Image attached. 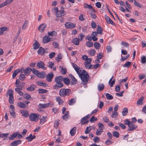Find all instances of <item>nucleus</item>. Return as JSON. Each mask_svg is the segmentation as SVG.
<instances>
[{
  "label": "nucleus",
  "instance_id": "1",
  "mask_svg": "<svg viewBox=\"0 0 146 146\" xmlns=\"http://www.w3.org/2000/svg\"><path fill=\"white\" fill-rule=\"evenodd\" d=\"M81 78L82 82L81 84L85 85H86L88 81L89 76L87 72L85 70H83L82 74L79 76Z\"/></svg>",
  "mask_w": 146,
  "mask_h": 146
},
{
  "label": "nucleus",
  "instance_id": "2",
  "mask_svg": "<svg viewBox=\"0 0 146 146\" xmlns=\"http://www.w3.org/2000/svg\"><path fill=\"white\" fill-rule=\"evenodd\" d=\"M52 11L55 12L56 15L57 17H61L65 15L64 13L65 11L63 9L59 11L58 8L56 7L52 9Z\"/></svg>",
  "mask_w": 146,
  "mask_h": 146
},
{
  "label": "nucleus",
  "instance_id": "3",
  "mask_svg": "<svg viewBox=\"0 0 146 146\" xmlns=\"http://www.w3.org/2000/svg\"><path fill=\"white\" fill-rule=\"evenodd\" d=\"M71 90L68 89L64 88L60 90L59 94L61 97H64L66 96H68L70 94Z\"/></svg>",
  "mask_w": 146,
  "mask_h": 146
},
{
  "label": "nucleus",
  "instance_id": "4",
  "mask_svg": "<svg viewBox=\"0 0 146 146\" xmlns=\"http://www.w3.org/2000/svg\"><path fill=\"white\" fill-rule=\"evenodd\" d=\"M39 115L34 113H31L29 116V118L30 120L33 121H36L38 120L39 118Z\"/></svg>",
  "mask_w": 146,
  "mask_h": 146
},
{
  "label": "nucleus",
  "instance_id": "5",
  "mask_svg": "<svg viewBox=\"0 0 146 146\" xmlns=\"http://www.w3.org/2000/svg\"><path fill=\"white\" fill-rule=\"evenodd\" d=\"M72 66L73 68L76 70L77 74L79 75V76L82 74L83 70H82L80 69V68L79 67L77 66L76 64L74 63L72 64Z\"/></svg>",
  "mask_w": 146,
  "mask_h": 146
},
{
  "label": "nucleus",
  "instance_id": "6",
  "mask_svg": "<svg viewBox=\"0 0 146 146\" xmlns=\"http://www.w3.org/2000/svg\"><path fill=\"white\" fill-rule=\"evenodd\" d=\"M53 104L50 102H49L46 104H40L39 105V107L41 108H47L49 106L52 107Z\"/></svg>",
  "mask_w": 146,
  "mask_h": 146
},
{
  "label": "nucleus",
  "instance_id": "7",
  "mask_svg": "<svg viewBox=\"0 0 146 146\" xmlns=\"http://www.w3.org/2000/svg\"><path fill=\"white\" fill-rule=\"evenodd\" d=\"M65 25L66 28L69 29L73 28L76 26V25L75 24L70 22L66 23Z\"/></svg>",
  "mask_w": 146,
  "mask_h": 146
},
{
  "label": "nucleus",
  "instance_id": "8",
  "mask_svg": "<svg viewBox=\"0 0 146 146\" xmlns=\"http://www.w3.org/2000/svg\"><path fill=\"white\" fill-rule=\"evenodd\" d=\"M46 26L47 25L45 24H42L39 26L38 30L40 32H42L45 30Z\"/></svg>",
  "mask_w": 146,
  "mask_h": 146
},
{
  "label": "nucleus",
  "instance_id": "9",
  "mask_svg": "<svg viewBox=\"0 0 146 146\" xmlns=\"http://www.w3.org/2000/svg\"><path fill=\"white\" fill-rule=\"evenodd\" d=\"M36 66L39 68H42L43 70H46V68L44 67V64L41 61L38 62L36 64Z\"/></svg>",
  "mask_w": 146,
  "mask_h": 146
},
{
  "label": "nucleus",
  "instance_id": "10",
  "mask_svg": "<svg viewBox=\"0 0 146 146\" xmlns=\"http://www.w3.org/2000/svg\"><path fill=\"white\" fill-rule=\"evenodd\" d=\"M105 20L106 21L107 23L108 24H111L112 25H115V23L112 21L110 18L108 16L106 15Z\"/></svg>",
  "mask_w": 146,
  "mask_h": 146
},
{
  "label": "nucleus",
  "instance_id": "11",
  "mask_svg": "<svg viewBox=\"0 0 146 146\" xmlns=\"http://www.w3.org/2000/svg\"><path fill=\"white\" fill-rule=\"evenodd\" d=\"M56 83V85L53 86L54 88L56 90H58V88L62 87L63 86V84L62 82Z\"/></svg>",
  "mask_w": 146,
  "mask_h": 146
},
{
  "label": "nucleus",
  "instance_id": "12",
  "mask_svg": "<svg viewBox=\"0 0 146 146\" xmlns=\"http://www.w3.org/2000/svg\"><path fill=\"white\" fill-rule=\"evenodd\" d=\"M51 41V38L48 36H45L43 37L42 42L44 43H46Z\"/></svg>",
  "mask_w": 146,
  "mask_h": 146
},
{
  "label": "nucleus",
  "instance_id": "13",
  "mask_svg": "<svg viewBox=\"0 0 146 146\" xmlns=\"http://www.w3.org/2000/svg\"><path fill=\"white\" fill-rule=\"evenodd\" d=\"M137 126L134 125L133 123H131L128 126V130L129 131H132L133 130L137 128Z\"/></svg>",
  "mask_w": 146,
  "mask_h": 146
},
{
  "label": "nucleus",
  "instance_id": "14",
  "mask_svg": "<svg viewBox=\"0 0 146 146\" xmlns=\"http://www.w3.org/2000/svg\"><path fill=\"white\" fill-rule=\"evenodd\" d=\"M69 76L71 78L72 82H71V85H74L77 84V80L72 74H69Z\"/></svg>",
  "mask_w": 146,
  "mask_h": 146
},
{
  "label": "nucleus",
  "instance_id": "15",
  "mask_svg": "<svg viewBox=\"0 0 146 146\" xmlns=\"http://www.w3.org/2000/svg\"><path fill=\"white\" fill-rule=\"evenodd\" d=\"M54 76V74L52 73L48 74L46 77V80L49 82H50L52 81V79L53 78Z\"/></svg>",
  "mask_w": 146,
  "mask_h": 146
},
{
  "label": "nucleus",
  "instance_id": "16",
  "mask_svg": "<svg viewBox=\"0 0 146 146\" xmlns=\"http://www.w3.org/2000/svg\"><path fill=\"white\" fill-rule=\"evenodd\" d=\"M79 38H75L73 39L72 42L76 45H78L79 44Z\"/></svg>",
  "mask_w": 146,
  "mask_h": 146
},
{
  "label": "nucleus",
  "instance_id": "17",
  "mask_svg": "<svg viewBox=\"0 0 146 146\" xmlns=\"http://www.w3.org/2000/svg\"><path fill=\"white\" fill-rule=\"evenodd\" d=\"M63 77L62 76H57L55 78V81L56 82H62L63 81Z\"/></svg>",
  "mask_w": 146,
  "mask_h": 146
},
{
  "label": "nucleus",
  "instance_id": "18",
  "mask_svg": "<svg viewBox=\"0 0 146 146\" xmlns=\"http://www.w3.org/2000/svg\"><path fill=\"white\" fill-rule=\"evenodd\" d=\"M32 69L29 67H27L25 70V74L27 76H28L32 71Z\"/></svg>",
  "mask_w": 146,
  "mask_h": 146
},
{
  "label": "nucleus",
  "instance_id": "19",
  "mask_svg": "<svg viewBox=\"0 0 146 146\" xmlns=\"http://www.w3.org/2000/svg\"><path fill=\"white\" fill-rule=\"evenodd\" d=\"M21 141L20 140L14 141L13 142L11 143V146H16L18 145L19 144L21 143Z\"/></svg>",
  "mask_w": 146,
  "mask_h": 146
},
{
  "label": "nucleus",
  "instance_id": "20",
  "mask_svg": "<svg viewBox=\"0 0 146 146\" xmlns=\"http://www.w3.org/2000/svg\"><path fill=\"white\" fill-rule=\"evenodd\" d=\"M21 112L24 117H27L29 116V112L27 110H23L21 111Z\"/></svg>",
  "mask_w": 146,
  "mask_h": 146
},
{
  "label": "nucleus",
  "instance_id": "21",
  "mask_svg": "<svg viewBox=\"0 0 146 146\" xmlns=\"http://www.w3.org/2000/svg\"><path fill=\"white\" fill-rule=\"evenodd\" d=\"M17 105L18 106L21 108H26L27 107L25 104L22 102H18L17 104Z\"/></svg>",
  "mask_w": 146,
  "mask_h": 146
},
{
  "label": "nucleus",
  "instance_id": "22",
  "mask_svg": "<svg viewBox=\"0 0 146 146\" xmlns=\"http://www.w3.org/2000/svg\"><path fill=\"white\" fill-rule=\"evenodd\" d=\"M36 137V136L35 135H34L33 136V135L32 134H31L29 135V136L27 137L26 138V139H28V141H32V140L35 139Z\"/></svg>",
  "mask_w": 146,
  "mask_h": 146
},
{
  "label": "nucleus",
  "instance_id": "23",
  "mask_svg": "<svg viewBox=\"0 0 146 146\" xmlns=\"http://www.w3.org/2000/svg\"><path fill=\"white\" fill-rule=\"evenodd\" d=\"M13 92L12 90L10 89H9L8 90L7 93V96L8 95H9V97L13 96Z\"/></svg>",
  "mask_w": 146,
  "mask_h": 146
},
{
  "label": "nucleus",
  "instance_id": "24",
  "mask_svg": "<svg viewBox=\"0 0 146 146\" xmlns=\"http://www.w3.org/2000/svg\"><path fill=\"white\" fill-rule=\"evenodd\" d=\"M144 99L143 97H141L139 99L137 102V104L138 105H142L143 104V102Z\"/></svg>",
  "mask_w": 146,
  "mask_h": 146
},
{
  "label": "nucleus",
  "instance_id": "25",
  "mask_svg": "<svg viewBox=\"0 0 146 146\" xmlns=\"http://www.w3.org/2000/svg\"><path fill=\"white\" fill-rule=\"evenodd\" d=\"M36 86L35 85H31L30 87L27 88V90L29 91H33L35 90Z\"/></svg>",
  "mask_w": 146,
  "mask_h": 146
},
{
  "label": "nucleus",
  "instance_id": "26",
  "mask_svg": "<svg viewBox=\"0 0 146 146\" xmlns=\"http://www.w3.org/2000/svg\"><path fill=\"white\" fill-rule=\"evenodd\" d=\"M76 102V98H72L70 99L68 102V104L70 106H72Z\"/></svg>",
  "mask_w": 146,
  "mask_h": 146
},
{
  "label": "nucleus",
  "instance_id": "27",
  "mask_svg": "<svg viewBox=\"0 0 146 146\" xmlns=\"http://www.w3.org/2000/svg\"><path fill=\"white\" fill-rule=\"evenodd\" d=\"M15 90L16 92L18 93L20 96H22L23 95V92L21 90L19 87L16 88Z\"/></svg>",
  "mask_w": 146,
  "mask_h": 146
},
{
  "label": "nucleus",
  "instance_id": "28",
  "mask_svg": "<svg viewBox=\"0 0 146 146\" xmlns=\"http://www.w3.org/2000/svg\"><path fill=\"white\" fill-rule=\"evenodd\" d=\"M76 130V127H74L70 130V133L72 136L74 135L75 134Z\"/></svg>",
  "mask_w": 146,
  "mask_h": 146
},
{
  "label": "nucleus",
  "instance_id": "29",
  "mask_svg": "<svg viewBox=\"0 0 146 146\" xmlns=\"http://www.w3.org/2000/svg\"><path fill=\"white\" fill-rule=\"evenodd\" d=\"M104 88V85L103 84H99L98 87V90L100 91L103 90Z\"/></svg>",
  "mask_w": 146,
  "mask_h": 146
},
{
  "label": "nucleus",
  "instance_id": "30",
  "mask_svg": "<svg viewBox=\"0 0 146 146\" xmlns=\"http://www.w3.org/2000/svg\"><path fill=\"white\" fill-rule=\"evenodd\" d=\"M59 68L61 69V72L62 74H66L67 69L66 68H63L62 66H60Z\"/></svg>",
  "mask_w": 146,
  "mask_h": 146
},
{
  "label": "nucleus",
  "instance_id": "31",
  "mask_svg": "<svg viewBox=\"0 0 146 146\" xmlns=\"http://www.w3.org/2000/svg\"><path fill=\"white\" fill-rule=\"evenodd\" d=\"M33 46L34 49H37L39 48L40 45L37 41L36 40L33 44Z\"/></svg>",
  "mask_w": 146,
  "mask_h": 146
},
{
  "label": "nucleus",
  "instance_id": "32",
  "mask_svg": "<svg viewBox=\"0 0 146 146\" xmlns=\"http://www.w3.org/2000/svg\"><path fill=\"white\" fill-rule=\"evenodd\" d=\"M28 23V21L27 20H26L22 27V29L23 30H24L27 27Z\"/></svg>",
  "mask_w": 146,
  "mask_h": 146
},
{
  "label": "nucleus",
  "instance_id": "33",
  "mask_svg": "<svg viewBox=\"0 0 146 146\" xmlns=\"http://www.w3.org/2000/svg\"><path fill=\"white\" fill-rule=\"evenodd\" d=\"M20 72L19 69H17L15 70L13 74L12 78H14L16 77L17 75Z\"/></svg>",
  "mask_w": 146,
  "mask_h": 146
},
{
  "label": "nucleus",
  "instance_id": "34",
  "mask_svg": "<svg viewBox=\"0 0 146 146\" xmlns=\"http://www.w3.org/2000/svg\"><path fill=\"white\" fill-rule=\"evenodd\" d=\"M44 50L42 47H40L38 51V53L39 54H42L44 53Z\"/></svg>",
  "mask_w": 146,
  "mask_h": 146
},
{
  "label": "nucleus",
  "instance_id": "35",
  "mask_svg": "<svg viewBox=\"0 0 146 146\" xmlns=\"http://www.w3.org/2000/svg\"><path fill=\"white\" fill-rule=\"evenodd\" d=\"M45 76V73L44 72H39L38 74V77L41 78H44Z\"/></svg>",
  "mask_w": 146,
  "mask_h": 146
},
{
  "label": "nucleus",
  "instance_id": "36",
  "mask_svg": "<svg viewBox=\"0 0 146 146\" xmlns=\"http://www.w3.org/2000/svg\"><path fill=\"white\" fill-rule=\"evenodd\" d=\"M17 135V133H14L12 135H11L9 137V140H12L14 139Z\"/></svg>",
  "mask_w": 146,
  "mask_h": 146
},
{
  "label": "nucleus",
  "instance_id": "37",
  "mask_svg": "<svg viewBox=\"0 0 146 146\" xmlns=\"http://www.w3.org/2000/svg\"><path fill=\"white\" fill-rule=\"evenodd\" d=\"M94 46L96 49H98L100 48V45L98 42H95L94 43Z\"/></svg>",
  "mask_w": 146,
  "mask_h": 146
},
{
  "label": "nucleus",
  "instance_id": "38",
  "mask_svg": "<svg viewBox=\"0 0 146 146\" xmlns=\"http://www.w3.org/2000/svg\"><path fill=\"white\" fill-rule=\"evenodd\" d=\"M63 80L65 84L68 85L70 84V81L69 79L66 78H63Z\"/></svg>",
  "mask_w": 146,
  "mask_h": 146
},
{
  "label": "nucleus",
  "instance_id": "39",
  "mask_svg": "<svg viewBox=\"0 0 146 146\" xmlns=\"http://www.w3.org/2000/svg\"><path fill=\"white\" fill-rule=\"evenodd\" d=\"M37 85L38 86H43L44 87H46V84L43 82L40 81L37 82Z\"/></svg>",
  "mask_w": 146,
  "mask_h": 146
},
{
  "label": "nucleus",
  "instance_id": "40",
  "mask_svg": "<svg viewBox=\"0 0 146 146\" xmlns=\"http://www.w3.org/2000/svg\"><path fill=\"white\" fill-rule=\"evenodd\" d=\"M131 62L129 61H127L125 64H124L123 66V67H127L128 68L131 66Z\"/></svg>",
  "mask_w": 146,
  "mask_h": 146
},
{
  "label": "nucleus",
  "instance_id": "41",
  "mask_svg": "<svg viewBox=\"0 0 146 146\" xmlns=\"http://www.w3.org/2000/svg\"><path fill=\"white\" fill-rule=\"evenodd\" d=\"M9 102L11 104H12L14 103V99L13 96L9 97Z\"/></svg>",
  "mask_w": 146,
  "mask_h": 146
},
{
  "label": "nucleus",
  "instance_id": "42",
  "mask_svg": "<svg viewBox=\"0 0 146 146\" xmlns=\"http://www.w3.org/2000/svg\"><path fill=\"white\" fill-rule=\"evenodd\" d=\"M84 8L92 9V7L91 5H88L86 3H84Z\"/></svg>",
  "mask_w": 146,
  "mask_h": 146
},
{
  "label": "nucleus",
  "instance_id": "43",
  "mask_svg": "<svg viewBox=\"0 0 146 146\" xmlns=\"http://www.w3.org/2000/svg\"><path fill=\"white\" fill-rule=\"evenodd\" d=\"M128 109L127 108H124L123 109L122 112V113L123 116L125 115L128 112Z\"/></svg>",
  "mask_w": 146,
  "mask_h": 146
},
{
  "label": "nucleus",
  "instance_id": "44",
  "mask_svg": "<svg viewBox=\"0 0 146 146\" xmlns=\"http://www.w3.org/2000/svg\"><path fill=\"white\" fill-rule=\"evenodd\" d=\"M86 45L89 47H92L93 46V43L91 42L88 41L86 43Z\"/></svg>",
  "mask_w": 146,
  "mask_h": 146
},
{
  "label": "nucleus",
  "instance_id": "45",
  "mask_svg": "<svg viewBox=\"0 0 146 146\" xmlns=\"http://www.w3.org/2000/svg\"><path fill=\"white\" fill-rule=\"evenodd\" d=\"M48 91L46 90H44L43 89H38V92L39 94L46 93Z\"/></svg>",
  "mask_w": 146,
  "mask_h": 146
},
{
  "label": "nucleus",
  "instance_id": "46",
  "mask_svg": "<svg viewBox=\"0 0 146 146\" xmlns=\"http://www.w3.org/2000/svg\"><path fill=\"white\" fill-rule=\"evenodd\" d=\"M106 96L107 99L108 100H111L113 99V96L111 95L108 93H107L106 94Z\"/></svg>",
  "mask_w": 146,
  "mask_h": 146
},
{
  "label": "nucleus",
  "instance_id": "47",
  "mask_svg": "<svg viewBox=\"0 0 146 146\" xmlns=\"http://www.w3.org/2000/svg\"><path fill=\"white\" fill-rule=\"evenodd\" d=\"M59 120H57L55 121L54 123V126L55 128L57 129L58 128L59 124Z\"/></svg>",
  "mask_w": 146,
  "mask_h": 146
},
{
  "label": "nucleus",
  "instance_id": "48",
  "mask_svg": "<svg viewBox=\"0 0 146 146\" xmlns=\"http://www.w3.org/2000/svg\"><path fill=\"white\" fill-rule=\"evenodd\" d=\"M97 33L98 34L101 35L102 28L100 26L98 25L97 28Z\"/></svg>",
  "mask_w": 146,
  "mask_h": 146
},
{
  "label": "nucleus",
  "instance_id": "49",
  "mask_svg": "<svg viewBox=\"0 0 146 146\" xmlns=\"http://www.w3.org/2000/svg\"><path fill=\"white\" fill-rule=\"evenodd\" d=\"M93 140L94 141V142L96 143H98L100 141V140L99 138L98 137H94V138Z\"/></svg>",
  "mask_w": 146,
  "mask_h": 146
},
{
  "label": "nucleus",
  "instance_id": "50",
  "mask_svg": "<svg viewBox=\"0 0 146 146\" xmlns=\"http://www.w3.org/2000/svg\"><path fill=\"white\" fill-rule=\"evenodd\" d=\"M92 129V128L90 126L89 127H87L86 128V131H85V133L86 134H88L89 133Z\"/></svg>",
  "mask_w": 146,
  "mask_h": 146
},
{
  "label": "nucleus",
  "instance_id": "51",
  "mask_svg": "<svg viewBox=\"0 0 146 146\" xmlns=\"http://www.w3.org/2000/svg\"><path fill=\"white\" fill-rule=\"evenodd\" d=\"M56 100L59 104H62V103L64 102L63 101L61 100V98L59 97H58L56 98Z\"/></svg>",
  "mask_w": 146,
  "mask_h": 146
},
{
  "label": "nucleus",
  "instance_id": "52",
  "mask_svg": "<svg viewBox=\"0 0 146 146\" xmlns=\"http://www.w3.org/2000/svg\"><path fill=\"white\" fill-rule=\"evenodd\" d=\"M56 33L55 31H53L51 32H48V36H52L54 35Z\"/></svg>",
  "mask_w": 146,
  "mask_h": 146
},
{
  "label": "nucleus",
  "instance_id": "53",
  "mask_svg": "<svg viewBox=\"0 0 146 146\" xmlns=\"http://www.w3.org/2000/svg\"><path fill=\"white\" fill-rule=\"evenodd\" d=\"M113 135L117 138L119 137V134L118 132L116 131H114L113 132Z\"/></svg>",
  "mask_w": 146,
  "mask_h": 146
},
{
  "label": "nucleus",
  "instance_id": "54",
  "mask_svg": "<svg viewBox=\"0 0 146 146\" xmlns=\"http://www.w3.org/2000/svg\"><path fill=\"white\" fill-rule=\"evenodd\" d=\"M103 132V130L97 129L96 131V134L97 135H99L101 134L102 132Z\"/></svg>",
  "mask_w": 146,
  "mask_h": 146
},
{
  "label": "nucleus",
  "instance_id": "55",
  "mask_svg": "<svg viewBox=\"0 0 146 146\" xmlns=\"http://www.w3.org/2000/svg\"><path fill=\"white\" fill-rule=\"evenodd\" d=\"M32 71L34 74L37 75V76H38V74L39 73V71L38 70H36L35 68H33V70H32Z\"/></svg>",
  "mask_w": 146,
  "mask_h": 146
},
{
  "label": "nucleus",
  "instance_id": "56",
  "mask_svg": "<svg viewBox=\"0 0 146 146\" xmlns=\"http://www.w3.org/2000/svg\"><path fill=\"white\" fill-rule=\"evenodd\" d=\"M46 121V119L45 117L43 116L42 118H41L40 120V124H43Z\"/></svg>",
  "mask_w": 146,
  "mask_h": 146
},
{
  "label": "nucleus",
  "instance_id": "57",
  "mask_svg": "<svg viewBox=\"0 0 146 146\" xmlns=\"http://www.w3.org/2000/svg\"><path fill=\"white\" fill-rule=\"evenodd\" d=\"M90 116L88 115L82 118L81 120V122H82L86 120V119H88L90 117Z\"/></svg>",
  "mask_w": 146,
  "mask_h": 146
},
{
  "label": "nucleus",
  "instance_id": "58",
  "mask_svg": "<svg viewBox=\"0 0 146 146\" xmlns=\"http://www.w3.org/2000/svg\"><path fill=\"white\" fill-rule=\"evenodd\" d=\"M62 58L61 54L59 53L58 54L57 57L56 58V60L58 62H59L60 61V60Z\"/></svg>",
  "mask_w": 146,
  "mask_h": 146
},
{
  "label": "nucleus",
  "instance_id": "59",
  "mask_svg": "<svg viewBox=\"0 0 146 146\" xmlns=\"http://www.w3.org/2000/svg\"><path fill=\"white\" fill-rule=\"evenodd\" d=\"M97 119V117H95L94 116H92L91 117L90 121V122H93L94 121H96Z\"/></svg>",
  "mask_w": 146,
  "mask_h": 146
},
{
  "label": "nucleus",
  "instance_id": "60",
  "mask_svg": "<svg viewBox=\"0 0 146 146\" xmlns=\"http://www.w3.org/2000/svg\"><path fill=\"white\" fill-rule=\"evenodd\" d=\"M106 49L108 52H110L111 51L112 48L110 46H108L106 47Z\"/></svg>",
  "mask_w": 146,
  "mask_h": 146
},
{
  "label": "nucleus",
  "instance_id": "61",
  "mask_svg": "<svg viewBox=\"0 0 146 146\" xmlns=\"http://www.w3.org/2000/svg\"><path fill=\"white\" fill-rule=\"evenodd\" d=\"M98 125L100 128L99 129L103 130V128L104 126V125L102 123H99L98 124Z\"/></svg>",
  "mask_w": 146,
  "mask_h": 146
},
{
  "label": "nucleus",
  "instance_id": "62",
  "mask_svg": "<svg viewBox=\"0 0 146 146\" xmlns=\"http://www.w3.org/2000/svg\"><path fill=\"white\" fill-rule=\"evenodd\" d=\"M7 28L6 27H2L0 28V29L3 34L4 31L7 30Z\"/></svg>",
  "mask_w": 146,
  "mask_h": 146
},
{
  "label": "nucleus",
  "instance_id": "63",
  "mask_svg": "<svg viewBox=\"0 0 146 146\" xmlns=\"http://www.w3.org/2000/svg\"><path fill=\"white\" fill-rule=\"evenodd\" d=\"M25 78V75L23 74H21L19 76V79L22 81H23Z\"/></svg>",
  "mask_w": 146,
  "mask_h": 146
},
{
  "label": "nucleus",
  "instance_id": "64",
  "mask_svg": "<svg viewBox=\"0 0 146 146\" xmlns=\"http://www.w3.org/2000/svg\"><path fill=\"white\" fill-rule=\"evenodd\" d=\"M146 57L145 56H143L141 58V62L144 64L146 63Z\"/></svg>",
  "mask_w": 146,
  "mask_h": 146
}]
</instances>
